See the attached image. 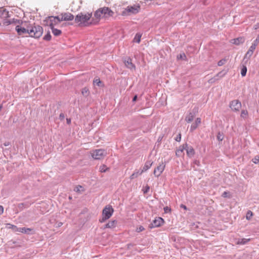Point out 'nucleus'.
Returning <instances> with one entry per match:
<instances>
[{
	"label": "nucleus",
	"instance_id": "nucleus-1",
	"mask_svg": "<svg viewBox=\"0 0 259 259\" xmlns=\"http://www.w3.org/2000/svg\"><path fill=\"white\" fill-rule=\"evenodd\" d=\"M100 20V17H75L74 23L79 26H87L97 24Z\"/></svg>",
	"mask_w": 259,
	"mask_h": 259
},
{
	"label": "nucleus",
	"instance_id": "nucleus-2",
	"mask_svg": "<svg viewBox=\"0 0 259 259\" xmlns=\"http://www.w3.org/2000/svg\"><path fill=\"white\" fill-rule=\"evenodd\" d=\"M74 17H46L44 24L49 25L52 28L63 21H72Z\"/></svg>",
	"mask_w": 259,
	"mask_h": 259
},
{
	"label": "nucleus",
	"instance_id": "nucleus-3",
	"mask_svg": "<svg viewBox=\"0 0 259 259\" xmlns=\"http://www.w3.org/2000/svg\"><path fill=\"white\" fill-rule=\"evenodd\" d=\"M141 8L139 4L128 6L126 8L123 9L121 12L122 16L136 15L140 11Z\"/></svg>",
	"mask_w": 259,
	"mask_h": 259
},
{
	"label": "nucleus",
	"instance_id": "nucleus-4",
	"mask_svg": "<svg viewBox=\"0 0 259 259\" xmlns=\"http://www.w3.org/2000/svg\"><path fill=\"white\" fill-rule=\"evenodd\" d=\"M29 34L31 37L39 38L42 34V28L39 25L29 26Z\"/></svg>",
	"mask_w": 259,
	"mask_h": 259
},
{
	"label": "nucleus",
	"instance_id": "nucleus-5",
	"mask_svg": "<svg viewBox=\"0 0 259 259\" xmlns=\"http://www.w3.org/2000/svg\"><path fill=\"white\" fill-rule=\"evenodd\" d=\"M114 209L110 205H106L102 211V218L100 220L101 223L104 222L109 219L113 214Z\"/></svg>",
	"mask_w": 259,
	"mask_h": 259
},
{
	"label": "nucleus",
	"instance_id": "nucleus-6",
	"mask_svg": "<svg viewBox=\"0 0 259 259\" xmlns=\"http://www.w3.org/2000/svg\"><path fill=\"white\" fill-rule=\"evenodd\" d=\"M107 154V152L104 149H96L92 152L91 155L93 158L95 159H101L103 158Z\"/></svg>",
	"mask_w": 259,
	"mask_h": 259
},
{
	"label": "nucleus",
	"instance_id": "nucleus-7",
	"mask_svg": "<svg viewBox=\"0 0 259 259\" xmlns=\"http://www.w3.org/2000/svg\"><path fill=\"white\" fill-rule=\"evenodd\" d=\"M113 12L108 7H104L95 12L94 16H101L102 15H108L109 16H112Z\"/></svg>",
	"mask_w": 259,
	"mask_h": 259
},
{
	"label": "nucleus",
	"instance_id": "nucleus-8",
	"mask_svg": "<svg viewBox=\"0 0 259 259\" xmlns=\"http://www.w3.org/2000/svg\"><path fill=\"white\" fill-rule=\"evenodd\" d=\"M164 222V220L161 217H157L149 225L150 228L159 227L161 226Z\"/></svg>",
	"mask_w": 259,
	"mask_h": 259
},
{
	"label": "nucleus",
	"instance_id": "nucleus-9",
	"mask_svg": "<svg viewBox=\"0 0 259 259\" xmlns=\"http://www.w3.org/2000/svg\"><path fill=\"white\" fill-rule=\"evenodd\" d=\"M165 167V164L163 162L160 163L153 171V174L156 177H158L163 171Z\"/></svg>",
	"mask_w": 259,
	"mask_h": 259
},
{
	"label": "nucleus",
	"instance_id": "nucleus-10",
	"mask_svg": "<svg viewBox=\"0 0 259 259\" xmlns=\"http://www.w3.org/2000/svg\"><path fill=\"white\" fill-rule=\"evenodd\" d=\"M230 107L234 111H238L241 107V103L238 100H233L230 103Z\"/></svg>",
	"mask_w": 259,
	"mask_h": 259
},
{
	"label": "nucleus",
	"instance_id": "nucleus-11",
	"mask_svg": "<svg viewBox=\"0 0 259 259\" xmlns=\"http://www.w3.org/2000/svg\"><path fill=\"white\" fill-rule=\"evenodd\" d=\"M16 30L17 31L19 35H22L24 34H29V26L27 27L26 28L21 27L19 25H17L16 27Z\"/></svg>",
	"mask_w": 259,
	"mask_h": 259
},
{
	"label": "nucleus",
	"instance_id": "nucleus-12",
	"mask_svg": "<svg viewBox=\"0 0 259 259\" xmlns=\"http://www.w3.org/2000/svg\"><path fill=\"white\" fill-rule=\"evenodd\" d=\"M132 59L130 57H128L124 59V63L125 65V66L128 68V69L131 70H135L136 66L135 65L132 63Z\"/></svg>",
	"mask_w": 259,
	"mask_h": 259
},
{
	"label": "nucleus",
	"instance_id": "nucleus-13",
	"mask_svg": "<svg viewBox=\"0 0 259 259\" xmlns=\"http://www.w3.org/2000/svg\"><path fill=\"white\" fill-rule=\"evenodd\" d=\"M256 46L257 45H256V44L252 43L249 50L247 52L244 58L247 57L249 58L250 56H252L253 52L254 50L255 49Z\"/></svg>",
	"mask_w": 259,
	"mask_h": 259
},
{
	"label": "nucleus",
	"instance_id": "nucleus-14",
	"mask_svg": "<svg viewBox=\"0 0 259 259\" xmlns=\"http://www.w3.org/2000/svg\"><path fill=\"white\" fill-rule=\"evenodd\" d=\"M187 147V144H184L182 146H180L179 149L176 151V155L178 157H180L183 154L184 150Z\"/></svg>",
	"mask_w": 259,
	"mask_h": 259
},
{
	"label": "nucleus",
	"instance_id": "nucleus-15",
	"mask_svg": "<svg viewBox=\"0 0 259 259\" xmlns=\"http://www.w3.org/2000/svg\"><path fill=\"white\" fill-rule=\"evenodd\" d=\"M185 150H186L188 156H189L190 158L193 157L195 154L194 149L191 146L189 147L188 145H187V147H186Z\"/></svg>",
	"mask_w": 259,
	"mask_h": 259
},
{
	"label": "nucleus",
	"instance_id": "nucleus-16",
	"mask_svg": "<svg viewBox=\"0 0 259 259\" xmlns=\"http://www.w3.org/2000/svg\"><path fill=\"white\" fill-rule=\"evenodd\" d=\"M244 41V38L243 37H238L235 39H232L231 42L235 45H239L242 44Z\"/></svg>",
	"mask_w": 259,
	"mask_h": 259
},
{
	"label": "nucleus",
	"instance_id": "nucleus-17",
	"mask_svg": "<svg viewBox=\"0 0 259 259\" xmlns=\"http://www.w3.org/2000/svg\"><path fill=\"white\" fill-rule=\"evenodd\" d=\"M200 123L201 119L200 118H197L195 120V122L192 124L190 127V131L192 132L193 131L195 130Z\"/></svg>",
	"mask_w": 259,
	"mask_h": 259
},
{
	"label": "nucleus",
	"instance_id": "nucleus-18",
	"mask_svg": "<svg viewBox=\"0 0 259 259\" xmlns=\"http://www.w3.org/2000/svg\"><path fill=\"white\" fill-rule=\"evenodd\" d=\"M152 164L153 162L151 161V160L147 161L145 163L143 169L142 170V172H143L144 171H146L148 169H149L152 166Z\"/></svg>",
	"mask_w": 259,
	"mask_h": 259
},
{
	"label": "nucleus",
	"instance_id": "nucleus-19",
	"mask_svg": "<svg viewBox=\"0 0 259 259\" xmlns=\"http://www.w3.org/2000/svg\"><path fill=\"white\" fill-rule=\"evenodd\" d=\"M117 221L116 220H113L109 222L106 224L105 228H113L116 227Z\"/></svg>",
	"mask_w": 259,
	"mask_h": 259
},
{
	"label": "nucleus",
	"instance_id": "nucleus-20",
	"mask_svg": "<svg viewBox=\"0 0 259 259\" xmlns=\"http://www.w3.org/2000/svg\"><path fill=\"white\" fill-rule=\"evenodd\" d=\"M0 16H10L9 11L5 8H0Z\"/></svg>",
	"mask_w": 259,
	"mask_h": 259
},
{
	"label": "nucleus",
	"instance_id": "nucleus-21",
	"mask_svg": "<svg viewBox=\"0 0 259 259\" xmlns=\"http://www.w3.org/2000/svg\"><path fill=\"white\" fill-rule=\"evenodd\" d=\"M32 231V229L30 228H26L25 227L23 228H19V232H21L23 233L27 234H31L30 233L31 231Z\"/></svg>",
	"mask_w": 259,
	"mask_h": 259
},
{
	"label": "nucleus",
	"instance_id": "nucleus-22",
	"mask_svg": "<svg viewBox=\"0 0 259 259\" xmlns=\"http://www.w3.org/2000/svg\"><path fill=\"white\" fill-rule=\"evenodd\" d=\"M10 245H15L16 246L20 247L21 246V243L20 240L19 239H17L16 240H11L9 241Z\"/></svg>",
	"mask_w": 259,
	"mask_h": 259
},
{
	"label": "nucleus",
	"instance_id": "nucleus-23",
	"mask_svg": "<svg viewBox=\"0 0 259 259\" xmlns=\"http://www.w3.org/2000/svg\"><path fill=\"white\" fill-rule=\"evenodd\" d=\"M20 23V21L19 20H17V19H15V18H13L12 21H11V20H6L5 22V24L6 25H7L11 24L12 23H15V24L19 23V24Z\"/></svg>",
	"mask_w": 259,
	"mask_h": 259
},
{
	"label": "nucleus",
	"instance_id": "nucleus-24",
	"mask_svg": "<svg viewBox=\"0 0 259 259\" xmlns=\"http://www.w3.org/2000/svg\"><path fill=\"white\" fill-rule=\"evenodd\" d=\"M143 173L142 171L136 170L134 172L131 176V179H134L135 178L138 177L139 176L142 175Z\"/></svg>",
	"mask_w": 259,
	"mask_h": 259
},
{
	"label": "nucleus",
	"instance_id": "nucleus-25",
	"mask_svg": "<svg viewBox=\"0 0 259 259\" xmlns=\"http://www.w3.org/2000/svg\"><path fill=\"white\" fill-rule=\"evenodd\" d=\"M52 33L55 36H59L61 33V31L58 29H56L54 27L51 28Z\"/></svg>",
	"mask_w": 259,
	"mask_h": 259
},
{
	"label": "nucleus",
	"instance_id": "nucleus-26",
	"mask_svg": "<svg viewBox=\"0 0 259 259\" xmlns=\"http://www.w3.org/2000/svg\"><path fill=\"white\" fill-rule=\"evenodd\" d=\"M194 117V114L192 113H190L189 115L186 117L185 120L187 122L190 123L193 120Z\"/></svg>",
	"mask_w": 259,
	"mask_h": 259
},
{
	"label": "nucleus",
	"instance_id": "nucleus-27",
	"mask_svg": "<svg viewBox=\"0 0 259 259\" xmlns=\"http://www.w3.org/2000/svg\"><path fill=\"white\" fill-rule=\"evenodd\" d=\"M7 226H9V228L12 229L13 230V231L19 232V228H18L16 226L10 224H8Z\"/></svg>",
	"mask_w": 259,
	"mask_h": 259
},
{
	"label": "nucleus",
	"instance_id": "nucleus-28",
	"mask_svg": "<svg viewBox=\"0 0 259 259\" xmlns=\"http://www.w3.org/2000/svg\"><path fill=\"white\" fill-rule=\"evenodd\" d=\"M74 191L80 193L82 191H83V187L80 185H78L76 187H75L74 189Z\"/></svg>",
	"mask_w": 259,
	"mask_h": 259
},
{
	"label": "nucleus",
	"instance_id": "nucleus-29",
	"mask_svg": "<svg viewBox=\"0 0 259 259\" xmlns=\"http://www.w3.org/2000/svg\"><path fill=\"white\" fill-rule=\"evenodd\" d=\"M141 35L139 34V33H137L136 34L134 39V41L137 43H140V41H141Z\"/></svg>",
	"mask_w": 259,
	"mask_h": 259
},
{
	"label": "nucleus",
	"instance_id": "nucleus-30",
	"mask_svg": "<svg viewBox=\"0 0 259 259\" xmlns=\"http://www.w3.org/2000/svg\"><path fill=\"white\" fill-rule=\"evenodd\" d=\"M247 72V67L246 66L243 65L241 70V74L242 76H245Z\"/></svg>",
	"mask_w": 259,
	"mask_h": 259
},
{
	"label": "nucleus",
	"instance_id": "nucleus-31",
	"mask_svg": "<svg viewBox=\"0 0 259 259\" xmlns=\"http://www.w3.org/2000/svg\"><path fill=\"white\" fill-rule=\"evenodd\" d=\"M94 84L95 85H97L99 87H102L103 85V83L102 81H100V79H96L94 80Z\"/></svg>",
	"mask_w": 259,
	"mask_h": 259
},
{
	"label": "nucleus",
	"instance_id": "nucleus-32",
	"mask_svg": "<svg viewBox=\"0 0 259 259\" xmlns=\"http://www.w3.org/2000/svg\"><path fill=\"white\" fill-rule=\"evenodd\" d=\"M249 240H250V239L243 238V239H241L240 240L238 241V243L241 244H245Z\"/></svg>",
	"mask_w": 259,
	"mask_h": 259
},
{
	"label": "nucleus",
	"instance_id": "nucleus-33",
	"mask_svg": "<svg viewBox=\"0 0 259 259\" xmlns=\"http://www.w3.org/2000/svg\"><path fill=\"white\" fill-rule=\"evenodd\" d=\"M43 39L45 40H50L51 39V35L50 32H48V33L44 36Z\"/></svg>",
	"mask_w": 259,
	"mask_h": 259
},
{
	"label": "nucleus",
	"instance_id": "nucleus-34",
	"mask_svg": "<svg viewBox=\"0 0 259 259\" xmlns=\"http://www.w3.org/2000/svg\"><path fill=\"white\" fill-rule=\"evenodd\" d=\"M81 93L82 95L87 96L89 94V90L87 88H84L82 89Z\"/></svg>",
	"mask_w": 259,
	"mask_h": 259
},
{
	"label": "nucleus",
	"instance_id": "nucleus-35",
	"mask_svg": "<svg viewBox=\"0 0 259 259\" xmlns=\"http://www.w3.org/2000/svg\"><path fill=\"white\" fill-rule=\"evenodd\" d=\"M253 215V213L251 211L248 210L246 214V218L247 220H249Z\"/></svg>",
	"mask_w": 259,
	"mask_h": 259
},
{
	"label": "nucleus",
	"instance_id": "nucleus-36",
	"mask_svg": "<svg viewBox=\"0 0 259 259\" xmlns=\"http://www.w3.org/2000/svg\"><path fill=\"white\" fill-rule=\"evenodd\" d=\"M108 168L106 167V165H102L100 166V168H99V170L100 172H104L105 171H106V170H107Z\"/></svg>",
	"mask_w": 259,
	"mask_h": 259
},
{
	"label": "nucleus",
	"instance_id": "nucleus-37",
	"mask_svg": "<svg viewBox=\"0 0 259 259\" xmlns=\"http://www.w3.org/2000/svg\"><path fill=\"white\" fill-rule=\"evenodd\" d=\"M227 60L225 58H224V59L220 60L218 63V66H221L223 65L224 64H225L226 63Z\"/></svg>",
	"mask_w": 259,
	"mask_h": 259
},
{
	"label": "nucleus",
	"instance_id": "nucleus-38",
	"mask_svg": "<svg viewBox=\"0 0 259 259\" xmlns=\"http://www.w3.org/2000/svg\"><path fill=\"white\" fill-rule=\"evenodd\" d=\"M252 162L255 164H257L259 163V156H255L252 160Z\"/></svg>",
	"mask_w": 259,
	"mask_h": 259
},
{
	"label": "nucleus",
	"instance_id": "nucleus-39",
	"mask_svg": "<svg viewBox=\"0 0 259 259\" xmlns=\"http://www.w3.org/2000/svg\"><path fill=\"white\" fill-rule=\"evenodd\" d=\"M223 138L224 137L223 134L219 133L217 135V139L220 141H222L223 140Z\"/></svg>",
	"mask_w": 259,
	"mask_h": 259
},
{
	"label": "nucleus",
	"instance_id": "nucleus-40",
	"mask_svg": "<svg viewBox=\"0 0 259 259\" xmlns=\"http://www.w3.org/2000/svg\"><path fill=\"white\" fill-rule=\"evenodd\" d=\"M164 212L166 213H169L171 211V209L168 206L164 207Z\"/></svg>",
	"mask_w": 259,
	"mask_h": 259
},
{
	"label": "nucleus",
	"instance_id": "nucleus-41",
	"mask_svg": "<svg viewBox=\"0 0 259 259\" xmlns=\"http://www.w3.org/2000/svg\"><path fill=\"white\" fill-rule=\"evenodd\" d=\"M144 230V228L143 226H140L139 227L137 228V232H140L143 231Z\"/></svg>",
	"mask_w": 259,
	"mask_h": 259
},
{
	"label": "nucleus",
	"instance_id": "nucleus-42",
	"mask_svg": "<svg viewBox=\"0 0 259 259\" xmlns=\"http://www.w3.org/2000/svg\"><path fill=\"white\" fill-rule=\"evenodd\" d=\"M181 140V134H179V135L175 138V140L177 142H180Z\"/></svg>",
	"mask_w": 259,
	"mask_h": 259
},
{
	"label": "nucleus",
	"instance_id": "nucleus-43",
	"mask_svg": "<svg viewBox=\"0 0 259 259\" xmlns=\"http://www.w3.org/2000/svg\"><path fill=\"white\" fill-rule=\"evenodd\" d=\"M247 114V111L246 110H243L241 111V116L244 117V116L246 115Z\"/></svg>",
	"mask_w": 259,
	"mask_h": 259
},
{
	"label": "nucleus",
	"instance_id": "nucleus-44",
	"mask_svg": "<svg viewBox=\"0 0 259 259\" xmlns=\"http://www.w3.org/2000/svg\"><path fill=\"white\" fill-rule=\"evenodd\" d=\"M184 57H186V56L184 53L180 54L179 56H178V58L181 59H184Z\"/></svg>",
	"mask_w": 259,
	"mask_h": 259
},
{
	"label": "nucleus",
	"instance_id": "nucleus-45",
	"mask_svg": "<svg viewBox=\"0 0 259 259\" xmlns=\"http://www.w3.org/2000/svg\"><path fill=\"white\" fill-rule=\"evenodd\" d=\"M258 42H259V35L257 37V38L254 41L253 43L256 44V45H257Z\"/></svg>",
	"mask_w": 259,
	"mask_h": 259
},
{
	"label": "nucleus",
	"instance_id": "nucleus-46",
	"mask_svg": "<svg viewBox=\"0 0 259 259\" xmlns=\"http://www.w3.org/2000/svg\"><path fill=\"white\" fill-rule=\"evenodd\" d=\"M149 190V187L146 186L145 190L144 191V193H147Z\"/></svg>",
	"mask_w": 259,
	"mask_h": 259
},
{
	"label": "nucleus",
	"instance_id": "nucleus-47",
	"mask_svg": "<svg viewBox=\"0 0 259 259\" xmlns=\"http://www.w3.org/2000/svg\"><path fill=\"white\" fill-rule=\"evenodd\" d=\"M3 145H4V146L7 147V146H9V145H10V142H5V143L3 144Z\"/></svg>",
	"mask_w": 259,
	"mask_h": 259
},
{
	"label": "nucleus",
	"instance_id": "nucleus-48",
	"mask_svg": "<svg viewBox=\"0 0 259 259\" xmlns=\"http://www.w3.org/2000/svg\"><path fill=\"white\" fill-rule=\"evenodd\" d=\"M4 211V208L2 206L0 205V214H1Z\"/></svg>",
	"mask_w": 259,
	"mask_h": 259
},
{
	"label": "nucleus",
	"instance_id": "nucleus-49",
	"mask_svg": "<svg viewBox=\"0 0 259 259\" xmlns=\"http://www.w3.org/2000/svg\"><path fill=\"white\" fill-rule=\"evenodd\" d=\"M254 28L255 29H257L259 28V23H257L256 24H255L254 26Z\"/></svg>",
	"mask_w": 259,
	"mask_h": 259
},
{
	"label": "nucleus",
	"instance_id": "nucleus-50",
	"mask_svg": "<svg viewBox=\"0 0 259 259\" xmlns=\"http://www.w3.org/2000/svg\"><path fill=\"white\" fill-rule=\"evenodd\" d=\"M64 118V114H63V113H61V114H60V118L61 119H63Z\"/></svg>",
	"mask_w": 259,
	"mask_h": 259
},
{
	"label": "nucleus",
	"instance_id": "nucleus-51",
	"mask_svg": "<svg viewBox=\"0 0 259 259\" xmlns=\"http://www.w3.org/2000/svg\"><path fill=\"white\" fill-rule=\"evenodd\" d=\"M137 99V95H135L133 99V101L135 102Z\"/></svg>",
	"mask_w": 259,
	"mask_h": 259
},
{
	"label": "nucleus",
	"instance_id": "nucleus-52",
	"mask_svg": "<svg viewBox=\"0 0 259 259\" xmlns=\"http://www.w3.org/2000/svg\"><path fill=\"white\" fill-rule=\"evenodd\" d=\"M62 16H71V17H73V15L71 14H69V15L68 14H65L64 15H62Z\"/></svg>",
	"mask_w": 259,
	"mask_h": 259
},
{
	"label": "nucleus",
	"instance_id": "nucleus-53",
	"mask_svg": "<svg viewBox=\"0 0 259 259\" xmlns=\"http://www.w3.org/2000/svg\"><path fill=\"white\" fill-rule=\"evenodd\" d=\"M227 193L226 192H224L223 194V196L224 197H227Z\"/></svg>",
	"mask_w": 259,
	"mask_h": 259
},
{
	"label": "nucleus",
	"instance_id": "nucleus-54",
	"mask_svg": "<svg viewBox=\"0 0 259 259\" xmlns=\"http://www.w3.org/2000/svg\"><path fill=\"white\" fill-rule=\"evenodd\" d=\"M194 163L195 164H197V165H199V162L198 161H197V160H195V161H194Z\"/></svg>",
	"mask_w": 259,
	"mask_h": 259
},
{
	"label": "nucleus",
	"instance_id": "nucleus-55",
	"mask_svg": "<svg viewBox=\"0 0 259 259\" xmlns=\"http://www.w3.org/2000/svg\"><path fill=\"white\" fill-rule=\"evenodd\" d=\"M76 16H80L79 15H77ZM81 16H84V17H86V16H88L87 14H82Z\"/></svg>",
	"mask_w": 259,
	"mask_h": 259
},
{
	"label": "nucleus",
	"instance_id": "nucleus-56",
	"mask_svg": "<svg viewBox=\"0 0 259 259\" xmlns=\"http://www.w3.org/2000/svg\"><path fill=\"white\" fill-rule=\"evenodd\" d=\"M181 207H182V208H184L185 209H187L186 206L185 205H183V204H182V205H181Z\"/></svg>",
	"mask_w": 259,
	"mask_h": 259
},
{
	"label": "nucleus",
	"instance_id": "nucleus-57",
	"mask_svg": "<svg viewBox=\"0 0 259 259\" xmlns=\"http://www.w3.org/2000/svg\"><path fill=\"white\" fill-rule=\"evenodd\" d=\"M71 122V120L70 119H67V122L68 124H69Z\"/></svg>",
	"mask_w": 259,
	"mask_h": 259
},
{
	"label": "nucleus",
	"instance_id": "nucleus-58",
	"mask_svg": "<svg viewBox=\"0 0 259 259\" xmlns=\"http://www.w3.org/2000/svg\"><path fill=\"white\" fill-rule=\"evenodd\" d=\"M221 74H222V72H219L215 77L219 76Z\"/></svg>",
	"mask_w": 259,
	"mask_h": 259
},
{
	"label": "nucleus",
	"instance_id": "nucleus-59",
	"mask_svg": "<svg viewBox=\"0 0 259 259\" xmlns=\"http://www.w3.org/2000/svg\"><path fill=\"white\" fill-rule=\"evenodd\" d=\"M88 16H92V13H88Z\"/></svg>",
	"mask_w": 259,
	"mask_h": 259
},
{
	"label": "nucleus",
	"instance_id": "nucleus-60",
	"mask_svg": "<svg viewBox=\"0 0 259 259\" xmlns=\"http://www.w3.org/2000/svg\"><path fill=\"white\" fill-rule=\"evenodd\" d=\"M2 108H3V105L2 104H0V111L1 110Z\"/></svg>",
	"mask_w": 259,
	"mask_h": 259
},
{
	"label": "nucleus",
	"instance_id": "nucleus-61",
	"mask_svg": "<svg viewBox=\"0 0 259 259\" xmlns=\"http://www.w3.org/2000/svg\"><path fill=\"white\" fill-rule=\"evenodd\" d=\"M23 203H20L19 204V206L20 207H21V205H23Z\"/></svg>",
	"mask_w": 259,
	"mask_h": 259
},
{
	"label": "nucleus",
	"instance_id": "nucleus-62",
	"mask_svg": "<svg viewBox=\"0 0 259 259\" xmlns=\"http://www.w3.org/2000/svg\"><path fill=\"white\" fill-rule=\"evenodd\" d=\"M73 24H74L73 23H68V24H70V25H73Z\"/></svg>",
	"mask_w": 259,
	"mask_h": 259
}]
</instances>
